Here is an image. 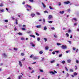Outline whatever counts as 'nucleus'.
Here are the masks:
<instances>
[{"label":"nucleus","instance_id":"nucleus-1","mask_svg":"<svg viewBox=\"0 0 79 79\" xmlns=\"http://www.w3.org/2000/svg\"><path fill=\"white\" fill-rule=\"evenodd\" d=\"M28 7H29V8H30V10H29L28 9H27V11H30L31 10H32V7L28 5H26Z\"/></svg>","mask_w":79,"mask_h":79},{"label":"nucleus","instance_id":"nucleus-2","mask_svg":"<svg viewBox=\"0 0 79 79\" xmlns=\"http://www.w3.org/2000/svg\"><path fill=\"white\" fill-rule=\"evenodd\" d=\"M64 3L65 4H66V5H68V4H69V3L70 5H72V4H73V3H70V2H69V1L64 2Z\"/></svg>","mask_w":79,"mask_h":79},{"label":"nucleus","instance_id":"nucleus-3","mask_svg":"<svg viewBox=\"0 0 79 79\" xmlns=\"http://www.w3.org/2000/svg\"><path fill=\"white\" fill-rule=\"evenodd\" d=\"M54 72L53 71H51V72H50L49 73L50 74H53V75L55 74V73H57V72H56V71L55 70H54Z\"/></svg>","mask_w":79,"mask_h":79},{"label":"nucleus","instance_id":"nucleus-4","mask_svg":"<svg viewBox=\"0 0 79 79\" xmlns=\"http://www.w3.org/2000/svg\"><path fill=\"white\" fill-rule=\"evenodd\" d=\"M61 47L62 49H66V48H67V47L66 46H65L64 45H63L61 46Z\"/></svg>","mask_w":79,"mask_h":79},{"label":"nucleus","instance_id":"nucleus-5","mask_svg":"<svg viewBox=\"0 0 79 79\" xmlns=\"http://www.w3.org/2000/svg\"><path fill=\"white\" fill-rule=\"evenodd\" d=\"M52 18H53V16H52V15H49V17L48 18V19H49V20L52 19Z\"/></svg>","mask_w":79,"mask_h":79},{"label":"nucleus","instance_id":"nucleus-6","mask_svg":"<svg viewBox=\"0 0 79 79\" xmlns=\"http://www.w3.org/2000/svg\"><path fill=\"white\" fill-rule=\"evenodd\" d=\"M19 64L21 67H22V66H23V64H22V63L20 61H19Z\"/></svg>","mask_w":79,"mask_h":79},{"label":"nucleus","instance_id":"nucleus-7","mask_svg":"<svg viewBox=\"0 0 79 79\" xmlns=\"http://www.w3.org/2000/svg\"><path fill=\"white\" fill-rule=\"evenodd\" d=\"M33 59L35 60H37V59H39V57L37 56L33 58Z\"/></svg>","mask_w":79,"mask_h":79},{"label":"nucleus","instance_id":"nucleus-8","mask_svg":"<svg viewBox=\"0 0 79 79\" xmlns=\"http://www.w3.org/2000/svg\"><path fill=\"white\" fill-rule=\"evenodd\" d=\"M31 16H32V17H34V16H35V14H34V13H32L31 14Z\"/></svg>","mask_w":79,"mask_h":79},{"label":"nucleus","instance_id":"nucleus-9","mask_svg":"<svg viewBox=\"0 0 79 79\" xmlns=\"http://www.w3.org/2000/svg\"><path fill=\"white\" fill-rule=\"evenodd\" d=\"M22 76L21 75H20L19 77H18V79H21V77H22Z\"/></svg>","mask_w":79,"mask_h":79},{"label":"nucleus","instance_id":"nucleus-10","mask_svg":"<svg viewBox=\"0 0 79 79\" xmlns=\"http://www.w3.org/2000/svg\"><path fill=\"white\" fill-rule=\"evenodd\" d=\"M42 4L43 5V6L44 8H45V7H46V6H45V4H44L43 2H42Z\"/></svg>","mask_w":79,"mask_h":79},{"label":"nucleus","instance_id":"nucleus-11","mask_svg":"<svg viewBox=\"0 0 79 79\" xmlns=\"http://www.w3.org/2000/svg\"><path fill=\"white\" fill-rule=\"evenodd\" d=\"M36 27H37V28H40L41 27V25H40L37 26Z\"/></svg>","mask_w":79,"mask_h":79},{"label":"nucleus","instance_id":"nucleus-12","mask_svg":"<svg viewBox=\"0 0 79 79\" xmlns=\"http://www.w3.org/2000/svg\"><path fill=\"white\" fill-rule=\"evenodd\" d=\"M64 12V11H60V14H63Z\"/></svg>","mask_w":79,"mask_h":79},{"label":"nucleus","instance_id":"nucleus-13","mask_svg":"<svg viewBox=\"0 0 79 79\" xmlns=\"http://www.w3.org/2000/svg\"><path fill=\"white\" fill-rule=\"evenodd\" d=\"M30 37H33V38H35V35H30Z\"/></svg>","mask_w":79,"mask_h":79},{"label":"nucleus","instance_id":"nucleus-14","mask_svg":"<svg viewBox=\"0 0 79 79\" xmlns=\"http://www.w3.org/2000/svg\"><path fill=\"white\" fill-rule=\"evenodd\" d=\"M39 53L40 54V55H42V54L43 53V52L42 51H40Z\"/></svg>","mask_w":79,"mask_h":79},{"label":"nucleus","instance_id":"nucleus-15","mask_svg":"<svg viewBox=\"0 0 79 79\" xmlns=\"http://www.w3.org/2000/svg\"><path fill=\"white\" fill-rule=\"evenodd\" d=\"M72 21H73V20H74V21H77V19H76L75 18H74L72 19Z\"/></svg>","mask_w":79,"mask_h":79},{"label":"nucleus","instance_id":"nucleus-16","mask_svg":"<svg viewBox=\"0 0 79 79\" xmlns=\"http://www.w3.org/2000/svg\"><path fill=\"white\" fill-rule=\"evenodd\" d=\"M71 61V60H68L67 61V62H68V63H70Z\"/></svg>","mask_w":79,"mask_h":79},{"label":"nucleus","instance_id":"nucleus-17","mask_svg":"<svg viewBox=\"0 0 79 79\" xmlns=\"http://www.w3.org/2000/svg\"><path fill=\"white\" fill-rule=\"evenodd\" d=\"M18 34L19 35H22V33H20V32L18 33Z\"/></svg>","mask_w":79,"mask_h":79},{"label":"nucleus","instance_id":"nucleus-18","mask_svg":"<svg viewBox=\"0 0 79 79\" xmlns=\"http://www.w3.org/2000/svg\"><path fill=\"white\" fill-rule=\"evenodd\" d=\"M74 76H77V73L76 72H75L74 73Z\"/></svg>","mask_w":79,"mask_h":79},{"label":"nucleus","instance_id":"nucleus-19","mask_svg":"<svg viewBox=\"0 0 79 79\" xmlns=\"http://www.w3.org/2000/svg\"><path fill=\"white\" fill-rule=\"evenodd\" d=\"M15 21H16L15 23L17 25L18 24V20L17 19H16Z\"/></svg>","mask_w":79,"mask_h":79},{"label":"nucleus","instance_id":"nucleus-20","mask_svg":"<svg viewBox=\"0 0 79 79\" xmlns=\"http://www.w3.org/2000/svg\"><path fill=\"white\" fill-rule=\"evenodd\" d=\"M61 63H62V64H64V63H65V61L64 60H63V61H61Z\"/></svg>","mask_w":79,"mask_h":79},{"label":"nucleus","instance_id":"nucleus-21","mask_svg":"<svg viewBox=\"0 0 79 79\" xmlns=\"http://www.w3.org/2000/svg\"><path fill=\"white\" fill-rule=\"evenodd\" d=\"M35 34L36 35H37L38 36H39V34L38 33H37V32H35Z\"/></svg>","mask_w":79,"mask_h":79},{"label":"nucleus","instance_id":"nucleus-22","mask_svg":"<svg viewBox=\"0 0 79 79\" xmlns=\"http://www.w3.org/2000/svg\"><path fill=\"white\" fill-rule=\"evenodd\" d=\"M36 14L37 15H40V14L38 12H36Z\"/></svg>","mask_w":79,"mask_h":79},{"label":"nucleus","instance_id":"nucleus-23","mask_svg":"<svg viewBox=\"0 0 79 79\" xmlns=\"http://www.w3.org/2000/svg\"><path fill=\"white\" fill-rule=\"evenodd\" d=\"M22 29L23 31H26V28H22Z\"/></svg>","mask_w":79,"mask_h":79},{"label":"nucleus","instance_id":"nucleus-24","mask_svg":"<svg viewBox=\"0 0 79 79\" xmlns=\"http://www.w3.org/2000/svg\"><path fill=\"white\" fill-rule=\"evenodd\" d=\"M70 72H73V70L72 69H70Z\"/></svg>","mask_w":79,"mask_h":79},{"label":"nucleus","instance_id":"nucleus-25","mask_svg":"<svg viewBox=\"0 0 79 79\" xmlns=\"http://www.w3.org/2000/svg\"><path fill=\"white\" fill-rule=\"evenodd\" d=\"M47 27H46V26H45L44 28V30H47Z\"/></svg>","mask_w":79,"mask_h":79},{"label":"nucleus","instance_id":"nucleus-26","mask_svg":"<svg viewBox=\"0 0 79 79\" xmlns=\"http://www.w3.org/2000/svg\"><path fill=\"white\" fill-rule=\"evenodd\" d=\"M54 62H55V60H53L52 61H51V63H54Z\"/></svg>","mask_w":79,"mask_h":79},{"label":"nucleus","instance_id":"nucleus-27","mask_svg":"<svg viewBox=\"0 0 79 79\" xmlns=\"http://www.w3.org/2000/svg\"><path fill=\"white\" fill-rule=\"evenodd\" d=\"M44 13H48V11L47 10H45L44 11Z\"/></svg>","mask_w":79,"mask_h":79},{"label":"nucleus","instance_id":"nucleus-28","mask_svg":"<svg viewBox=\"0 0 79 79\" xmlns=\"http://www.w3.org/2000/svg\"><path fill=\"white\" fill-rule=\"evenodd\" d=\"M44 40H45V42H47V39L46 38H44Z\"/></svg>","mask_w":79,"mask_h":79},{"label":"nucleus","instance_id":"nucleus-29","mask_svg":"<svg viewBox=\"0 0 79 79\" xmlns=\"http://www.w3.org/2000/svg\"><path fill=\"white\" fill-rule=\"evenodd\" d=\"M3 56L4 57H6V55L5 53L3 54Z\"/></svg>","mask_w":79,"mask_h":79},{"label":"nucleus","instance_id":"nucleus-30","mask_svg":"<svg viewBox=\"0 0 79 79\" xmlns=\"http://www.w3.org/2000/svg\"><path fill=\"white\" fill-rule=\"evenodd\" d=\"M4 21L6 23H8V20H4Z\"/></svg>","mask_w":79,"mask_h":79},{"label":"nucleus","instance_id":"nucleus-31","mask_svg":"<svg viewBox=\"0 0 79 79\" xmlns=\"http://www.w3.org/2000/svg\"><path fill=\"white\" fill-rule=\"evenodd\" d=\"M46 50H48V46H47L45 47Z\"/></svg>","mask_w":79,"mask_h":79},{"label":"nucleus","instance_id":"nucleus-32","mask_svg":"<svg viewBox=\"0 0 79 79\" xmlns=\"http://www.w3.org/2000/svg\"><path fill=\"white\" fill-rule=\"evenodd\" d=\"M3 6V4L2 3H1V4L0 5V6L2 7Z\"/></svg>","mask_w":79,"mask_h":79},{"label":"nucleus","instance_id":"nucleus-33","mask_svg":"<svg viewBox=\"0 0 79 79\" xmlns=\"http://www.w3.org/2000/svg\"><path fill=\"white\" fill-rule=\"evenodd\" d=\"M66 35H67V37H69V34H68V33H66Z\"/></svg>","mask_w":79,"mask_h":79},{"label":"nucleus","instance_id":"nucleus-34","mask_svg":"<svg viewBox=\"0 0 79 79\" xmlns=\"http://www.w3.org/2000/svg\"><path fill=\"white\" fill-rule=\"evenodd\" d=\"M57 45H61V44H60V43H57Z\"/></svg>","mask_w":79,"mask_h":79},{"label":"nucleus","instance_id":"nucleus-35","mask_svg":"<svg viewBox=\"0 0 79 79\" xmlns=\"http://www.w3.org/2000/svg\"><path fill=\"white\" fill-rule=\"evenodd\" d=\"M49 8H50V10H53V8L52 7V6H49Z\"/></svg>","mask_w":79,"mask_h":79},{"label":"nucleus","instance_id":"nucleus-36","mask_svg":"<svg viewBox=\"0 0 79 79\" xmlns=\"http://www.w3.org/2000/svg\"><path fill=\"white\" fill-rule=\"evenodd\" d=\"M14 50H15V51H17V50H18V48H14Z\"/></svg>","mask_w":79,"mask_h":79},{"label":"nucleus","instance_id":"nucleus-37","mask_svg":"<svg viewBox=\"0 0 79 79\" xmlns=\"http://www.w3.org/2000/svg\"><path fill=\"white\" fill-rule=\"evenodd\" d=\"M37 40L38 41H40V38H37Z\"/></svg>","mask_w":79,"mask_h":79},{"label":"nucleus","instance_id":"nucleus-38","mask_svg":"<svg viewBox=\"0 0 79 79\" xmlns=\"http://www.w3.org/2000/svg\"><path fill=\"white\" fill-rule=\"evenodd\" d=\"M30 58H33V55H31L30 56Z\"/></svg>","mask_w":79,"mask_h":79},{"label":"nucleus","instance_id":"nucleus-39","mask_svg":"<svg viewBox=\"0 0 79 79\" xmlns=\"http://www.w3.org/2000/svg\"><path fill=\"white\" fill-rule=\"evenodd\" d=\"M21 55H22V56H23L24 55V54L23 53H21Z\"/></svg>","mask_w":79,"mask_h":79},{"label":"nucleus","instance_id":"nucleus-40","mask_svg":"<svg viewBox=\"0 0 79 79\" xmlns=\"http://www.w3.org/2000/svg\"><path fill=\"white\" fill-rule=\"evenodd\" d=\"M65 70H66L67 71H68V68L66 67H65Z\"/></svg>","mask_w":79,"mask_h":79},{"label":"nucleus","instance_id":"nucleus-41","mask_svg":"<svg viewBox=\"0 0 79 79\" xmlns=\"http://www.w3.org/2000/svg\"><path fill=\"white\" fill-rule=\"evenodd\" d=\"M29 1L30 2H34V0H29Z\"/></svg>","mask_w":79,"mask_h":79},{"label":"nucleus","instance_id":"nucleus-42","mask_svg":"<svg viewBox=\"0 0 79 79\" xmlns=\"http://www.w3.org/2000/svg\"><path fill=\"white\" fill-rule=\"evenodd\" d=\"M49 23H50L51 24V23H53V22L52 21H50L48 22Z\"/></svg>","mask_w":79,"mask_h":79},{"label":"nucleus","instance_id":"nucleus-43","mask_svg":"<svg viewBox=\"0 0 79 79\" xmlns=\"http://www.w3.org/2000/svg\"><path fill=\"white\" fill-rule=\"evenodd\" d=\"M11 18L12 19V20H14V19H15V18L14 17H12Z\"/></svg>","mask_w":79,"mask_h":79},{"label":"nucleus","instance_id":"nucleus-44","mask_svg":"<svg viewBox=\"0 0 79 79\" xmlns=\"http://www.w3.org/2000/svg\"><path fill=\"white\" fill-rule=\"evenodd\" d=\"M75 67L76 68L75 70H77V66H76V65H75Z\"/></svg>","mask_w":79,"mask_h":79},{"label":"nucleus","instance_id":"nucleus-45","mask_svg":"<svg viewBox=\"0 0 79 79\" xmlns=\"http://www.w3.org/2000/svg\"><path fill=\"white\" fill-rule=\"evenodd\" d=\"M21 40H24V38H21Z\"/></svg>","mask_w":79,"mask_h":79},{"label":"nucleus","instance_id":"nucleus-46","mask_svg":"<svg viewBox=\"0 0 79 79\" xmlns=\"http://www.w3.org/2000/svg\"><path fill=\"white\" fill-rule=\"evenodd\" d=\"M76 62L78 64V63H79V61H78L77 60H76Z\"/></svg>","mask_w":79,"mask_h":79},{"label":"nucleus","instance_id":"nucleus-47","mask_svg":"<svg viewBox=\"0 0 79 79\" xmlns=\"http://www.w3.org/2000/svg\"><path fill=\"white\" fill-rule=\"evenodd\" d=\"M68 42H69V44H71V41H69Z\"/></svg>","mask_w":79,"mask_h":79},{"label":"nucleus","instance_id":"nucleus-48","mask_svg":"<svg viewBox=\"0 0 79 79\" xmlns=\"http://www.w3.org/2000/svg\"><path fill=\"white\" fill-rule=\"evenodd\" d=\"M40 72H44V71H43V70H42V69H40Z\"/></svg>","mask_w":79,"mask_h":79},{"label":"nucleus","instance_id":"nucleus-49","mask_svg":"<svg viewBox=\"0 0 79 79\" xmlns=\"http://www.w3.org/2000/svg\"><path fill=\"white\" fill-rule=\"evenodd\" d=\"M61 2H59V6H61Z\"/></svg>","mask_w":79,"mask_h":79},{"label":"nucleus","instance_id":"nucleus-50","mask_svg":"<svg viewBox=\"0 0 79 79\" xmlns=\"http://www.w3.org/2000/svg\"><path fill=\"white\" fill-rule=\"evenodd\" d=\"M68 32L69 33V32H71V30L70 29H69L68 31Z\"/></svg>","mask_w":79,"mask_h":79},{"label":"nucleus","instance_id":"nucleus-51","mask_svg":"<svg viewBox=\"0 0 79 79\" xmlns=\"http://www.w3.org/2000/svg\"><path fill=\"white\" fill-rule=\"evenodd\" d=\"M66 76H67V77H68V76H69V75L68 73H67Z\"/></svg>","mask_w":79,"mask_h":79},{"label":"nucleus","instance_id":"nucleus-52","mask_svg":"<svg viewBox=\"0 0 79 79\" xmlns=\"http://www.w3.org/2000/svg\"><path fill=\"white\" fill-rule=\"evenodd\" d=\"M52 53L53 55H55V52H52Z\"/></svg>","mask_w":79,"mask_h":79},{"label":"nucleus","instance_id":"nucleus-53","mask_svg":"<svg viewBox=\"0 0 79 79\" xmlns=\"http://www.w3.org/2000/svg\"><path fill=\"white\" fill-rule=\"evenodd\" d=\"M31 46H32V47H35V45L33 44L31 45Z\"/></svg>","mask_w":79,"mask_h":79},{"label":"nucleus","instance_id":"nucleus-54","mask_svg":"<svg viewBox=\"0 0 79 79\" xmlns=\"http://www.w3.org/2000/svg\"><path fill=\"white\" fill-rule=\"evenodd\" d=\"M54 37H55V38H57V36L55 35H54Z\"/></svg>","mask_w":79,"mask_h":79},{"label":"nucleus","instance_id":"nucleus-55","mask_svg":"<svg viewBox=\"0 0 79 79\" xmlns=\"http://www.w3.org/2000/svg\"><path fill=\"white\" fill-rule=\"evenodd\" d=\"M45 60V58H43L42 59V61H44Z\"/></svg>","mask_w":79,"mask_h":79},{"label":"nucleus","instance_id":"nucleus-56","mask_svg":"<svg viewBox=\"0 0 79 79\" xmlns=\"http://www.w3.org/2000/svg\"><path fill=\"white\" fill-rule=\"evenodd\" d=\"M73 50H76V48H73Z\"/></svg>","mask_w":79,"mask_h":79},{"label":"nucleus","instance_id":"nucleus-57","mask_svg":"<svg viewBox=\"0 0 79 79\" xmlns=\"http://www.w3.org/2000/svg\"><path fill=\"white\" fill-rule=\"evenodd\" d=\"M16 30H17V29H16V27H15L14 28V31H16Z\"/></svg>","mask_w":79,"mask_h":79},{"label":"nucleus","instance_id":"nucleus-58","mask_svg":"<svg viewBox=\"0 0 79 79\" xmlns=\"http://www.w3.org/2000/svg\"><path fill=\"white\" fill-rule=\"evenodd\" d=\"M52 29V30H55V28H54V27H52L51 28Z\"/></svg>","mask_w":79,"mask_h":79},{"label":"nucleus","instance_id":"nucleus-59","mask_svg":"<svg viewBox=\"0 0 79 79\" xmlns=\"http://www.w3.org/2000/svg\"><path fill=\"white\" fill-rule=\"evenodd\" d=\"M60 66V64H56V66Z\"/></svg>","mask_w":79,"mask_h":79},{"label":"nucleus","instance_id":"nucleus-60","mask_svg":"<svg viewBox=\"0 0 79 79\" xmlns=\"http://www.w3.org/2000/svg\"><path fill=\"white\" fill-rule=\"evenodd\" d=\"M62 56V54H60L59 56V57H61Z\"/></svg>","mask_w":79,"mask_h":79},{"label":"nucleus","instance_id":"nucleus-61","mask_svg":"<svg viewBox=\"0 0 79 79\" xmlns=\"http://www.w3.org/2000/svg\"><path fill=\"white\" fill-rule=\"evenodd\" d=\"M1 11L2 12H3V11H4V10L3 9H2V10H1Z\"/></svg>","mask_w":79,"mask_h":79},{"label":"nucleus","instance_id":"nucleus-62","mask_svg":"<svg viewBox=\"0 0 79 79\" xmlns=\"http://www.w3.org/2000/svg\"><path fill=\"white\" fill-rule=\"evenodd\" d=\"M70 9H69L68 10H67L68 12H69V11H70Z\"/></svg>","mask_w":79,"mask_h":79},{"label":"nucleus","instance_id":"nucleus-63","mask_svg":"<svg viewBox=\"0 0 79 79\" xmlns=\"http://www.w3.org/2000/svg\"><path fill=\"white\" fill-rule=\"evenodd\" d=\"M77 23H74V26H76V25H77Z\"/></svg>","mask_w":79,"mask_h":79},{"label":"nucleus","instance_id":"nucleus-64","mask_svg":"<svg viewBox=\"0 0 79 79\" xmlns=\"http://www.w3.org/2000/svg\"><path fill=\"white\" fill-rule=\"evenodd\" d=\"M22 4H23V5H24L25 4V2H23Z\"/></svg>","mask_w":79,"mask_h":79}]
</instances>
